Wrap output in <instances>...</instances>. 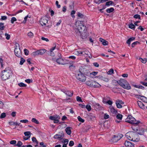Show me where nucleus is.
<instances>
[{
    "mask_svg": "<svg viewBox=\"0 0 147 147\" xmlns=\"http://www.w3.org/2000/svg\"><path fill=\"white\" fill-rule=\"evenodd\" d=\"M132 124L133 125L131 127L132 129L134 132H137L138 130V122H136V123Z\"/></svg>",
    "mask_w": 147,
    "mask_h": 147,
    "instance_id": "nucleus-15",
    "label": "nucleus"
},
{
    "mask_svg": "<svg viewBox=\"0 0 147 147\" xmlns=\"http://www.w3.org/2000/svg\"><path fill=\"white\" fill-rule=\"evenodd\" d=\"M86 108L88 111H90L91 109V106L89 105H87L86 107Z\"/></svg>",
    "mask_w": 147,
    "mask_h": 147,
    "instance_id": "nucleus-48",
    "label": "nucleus"
},
{
    "mask_svg": "<svg viewBox=\"0 0 147 147\" xmlns=\"http://www.w3.org/2000/svg\"><path fill=\"white\" fill-rule=\"evenodd\" d=\"M63 137V135L59 134H56L54 137V138L55 139H58L59 140H61Z\"/></svg>",
    "mask_w": 147,
    "mask_h": 147,
    "instance_id": "nucleus-24",
    "label": "nucleus"
},
{
    "mask_svg": "<svg viewBox=\"0 0 147 147\" xmlns=\"http://www.w3.org/2000/svg\"><path fill=\"white\" fill-rule=\"evenodd\" d=\"M123 137L122 134H118L117 135H114L109 140V141L111 143L116 142L120 140Z\"/></svg>",
    "mask_w": 147,
    "mask_h": 147,
    "instance_id": "nucleus-4",
    "label": "nucleus"
},
{
    "mask_svg": "<svg viewBox=\"0 0 147 147\" xmlns=\"http://www.w3.org/2000/svg\"><path fill=\"white\" fill-rule=\"evenodd\" d=\"M38 51L39 55H42L46 52V50L44 49H42L38 50Z\"/></svg>",
    "mask_w": 147,
    "mask_h": 147,
    "instance_id": "nucleus-25",
    "label": "nucleus"
},
{
    "mask_svg": "<svg viewBox=\"0 0 147 147\" xmlns=\"http://www.w3.org/2000/svg\"><path fill=\"white\" fill-rule=\"evenodd\" d=\"M48 20L49 18L47 17L44 16L41 18L39 22L42 26H45L47 23Z\"/></svg>",
    "mask_w": 147,
    "mask_h": 147,
    "instance_id": "nucleus-8",
    "label": "nucleus"
},
{
    "mask_svg": "<svg viewBox=\"0 0 147 147\" xmlns=\"http://www.w3.org/2000/svg\"><path fill=\"white\" fill-rule=\"evenodd\" d=\"M78 16L80 18H84L85 17L80 12H78L77 13Z\"/></svg>",
    "mask_w": 147,
    "mask_h": 147,
    "instance_id": "nucleus-39",
    "label": "nucleus"
},
{
    "mask_svg": "<svg viewBox=\"0 0 147 147\" xmlns=\"http://www.w3.org/2000/svg\"><path fill=\"white\" fill-rule=\"evenodd\" d=\"M75 68V66L73 65H71L69 66V68L71 71H73Z\"/></svg>",
    "mask_w": 147,
    "mask_h": 147,
    "instance_id": "nucleus-45",
    "label": "nucleus"
},
{
    "mask_svg": "<svg viewBox=\"0 0 147 147\" xmlns=\"http://www.w3.org/2000/svg\"><path fill=\"white\" fill-rule=\"evenodd\" d=\"M109 115L107 113H105L104 114V118L105 119H107L109 118Z\"/></svg>",
    "mask_w": 147,
    "mask_h": 147,
    "instance_id": "nucleus-55",
    "label": "nucleus"
},
{
    "mask_svg": "<svg viewBox=\"0 0 147 147\" xmlns=\"http://www.w3.org/2000/svg\"><path fill=\"white\" fill-rule=\"evenodd\" d=\"M9 124L11 125H16L19 126L20 123H18L16 122H15L13 121H11L9 122Z\"/></svg>",
    "mask_w": 147,
    "mask_h": 147,
    "instance_id": "nucleus-34",
    "label": "nucleus"
},
{
    "mask_svg": "<svg viewBox=\"0 0 147 147\" xmlns=\"http://www.w3.org/2000/svg\"><path fill=\"white\" fill-rule=\"evenodd\" d=\"M78 119L79 121H80L82 123H83L84 121V120L83 119L79 116L78 117Z\"/></svg>",
    "mask_w": 147,
    "mask_h": 147,
    "instance_id": "nucleus-52",
    "label": "nucleus"
},
{
    "mask_svg": "<svg viewBox=\"0 0 147 147\" xmlns=\"http://www.w3.org/2000/svg\"><path fill=\"white\" fill-rule=\"evenodd\" d=\"M124 144L126 147H134V145L132 143L128 141H126Z\"/></svg>",
    "mask_w": 147,
    "mask_h": 147,
    "instance_id": "nucleus-20",
    "label": "nucleus"
},
{
    "mask_svg": "<svg viewBox=\"0 0 147 147\" xmlns=\"http://www.w3.org/2000/svg\"><path fill=\"white\" fill-rule=\"evenodd\" d=\"M18 85L21 87H24L26 86V85L24 84L23 83L21 82L20 83L18 84Z\"/></svg>",
    "mask_w": 147,
    "mask_h": 147,
    "instance_id": "nucleus-47",
    "label": "nucleus"
},
{
    "mask_svg": "<svg viewBox=\"0 0 147 147\" xmlns=\"http://www.w3.org/2000/svg\"><path fill=\"white\" fill-rule=\"evenodd\" d=\"M125 121L132 124L136 123V122H138V121H136L134 117L130 115L128 116L126 119Z\"/></svg>",
    "mask_w": 147,
    "mask_h": 147,
    "instance_id": "nucleus-7",
    "label": "nucleus"
},
{
    "mask_svg": "<svg viewBox=\"0 0 147 147\" xmlns=\"http://www.w3.org/2000/svg\"><path fill=\"white\" fill-rule=\"evenodd\" d=\"M39 55L38 51L33 52L31 54V55L33 57H35Z\"/></svg>",
    "mask_w": 147,
    "mask_h": 147,
    "instance_id": "nucleus-33",
    "label": "nucleus"
},
{
    "mask_svg": "<svg viewBox=\"0 0 147 147\" xmlns=\"http://www.w3.org/2000/svg\"><path fill=\"white\" fill-rule=\"evenodd\" d=\"M7 19V17L6 16H1V18L0 19L1 20H5Z\"/></svg>",
    "mask_w": 147,
    "mask_h": 147,
    "instance_id": "nucleus-61",
    "label": "nucleus"
},
{
    "mask_svg": "<svg viewBox=\"0 0 147 147\" xmlns=\"http://www.w3.org/2000/svg\"><path fill=\"white\" fill-rule=\"evenodd\" d=\"M92 81H88L86 82V84L89 86L92 87Z\"/></svg>",
    "mask_w": 147,
    "mask_h": 147,
    "instance_id": "nucleus-42",
    "label": "nucleus"
},
{
    "mask_svg": "<svg viewBox=\"0 0 147 147\" xmlns=\"http://www.w3.org/2000/svg\"><path fill=\"white\" fill-rule=\"evenodd\" d=\"M81 51H78L76 50L74 52V54L76 55H79L81 56Z\"/></svg>",
    "mask_w": 147,
    "mask_h": 147,
    "instance_id": "nucleus-44",
    "label": "nucleus"
},
{
    "mask_svg": "<svg viewBox=\"0 0 147 147\" xmlns=\"http://www.w3.org/2000/svg\"><path fill=\"white\" fill-rule=\"evenodd\" d=\"M63 92L65 93L66 95L69 96H71L73 94V92L69 91L67 90H64Z\"/></svg>",
    "mask_w": 147,
    "mask_h": 147,
    "instance_id": "nucleus-18",
    "label": "nucleus"
},
{
    "mask_svg": "<svg viewBox=\"0 0 147 147\" xmlns=\"http://www.w3.org/2000/svg\"><path fill=\"white\" fill-rule=\"evenodd\" d=\"M135 133L134 132H130L127 133L126 135V136L127 138L131 140L132 138V136H134L135 135Z\"/></svg>",
    "mask_w": 147,
    "mask_h": 147,
    "instance_id": "nucleus-11",
    "label": "nucleus"
},
{
    "mask_svg": "<svg viewBox=\"0 0 147 147\" xmlns=\"http://www.w3.org/2000/svg\"><path fill=\"white\" fill-rule=\"evenodd\" d=\"M135 39V37H132L129 38L127 41L126 43L128 44L129 46H130V45L131 42L134 40Z\"/></svg>",
    "mask_w": 147,
    "mask_h": 147,
    "instance_id": "nucleus-30",
    "label": "nucleus"
},
{
    "mask_svg": "<svg viewBox=\"0 0 147 147\" xmlns=\"http://www.w3.org/2000/svg\"><path fill=\"white\" fill-rule=\"evenodd\" d=\"M135 136H132L131 141L137 142L138 141L137 136L136 134L135 133Z\"/></svg>",
    "mask_w": 147,
    "mask_h": 147,
    "instance_id": "nucleus-28",
    "label": "nucleus"
},
{
    "mask_svg": "<svg viewBox=\"0 0 147 147\" xmlns=\"http://www.w3.org/2000/svg\"><path fill=\"white\" fill-rule=\"evenodd\" d=\"M71 128L70 127H67L65 129L66 133L69 135H70L71 133Z\"/></svg>",
    "mask_w": 147,
    "mask_h": 147,
    "instance_id": "nucleus-26",
    "label": "nucleus"
},
{
    "mask_svg": "<svg viewBox=\"0 0 147 147\" xmlns=\"http://www.w3.org/2000/svg\"><path fill=\"white\" fill-rule=\"evenodd\" d=\"M57 62L59 64L64 65V60L61 58L58 59L56 60Z\"/></svg>",
    "mask_w": 147,
    "mask_h": 147,
    "instance_id": "nucleus-23",
    "label": "nucleus"
},
{
    "mask_svg": "<svg viewBox=\"0 0 147 147\" xmlns=\"http://www.w3.org/2000/svg\"><path fill=\"white\" fill-rule=\"evenodd\" d=\"M76 100L78 101H80L81 102H82L81 98L79 96H77L76 97Z\"/></svg>",
    "mask_w": 147,
    "mask_h": 147,
    "instance_id": "nucleus-60",
    "label": "nucleus"
},
{
    "mask_svg": "<svg viewBox=\"0 0 147 147\" xmlns=\"http://www.w3.org/2000/svg\"><path fill=\"white\" fill-rule=\"evenodd\" d=\"M123 115L120 114H118L116 115V118L118 119L121 120L122 118Z\"/></svg>",
    "mask_w": 147,
    "mask_h": 147,
    "instance_id": "nucleus-41",
    "label": "nucleus"
},
{
    "mask_svg": "<svg viewBox=\"0 0 147 147\" xmlns=\"http://www.w3.org/2000/svg\"><path fill=\"white\" fill-rule=\"evenodd\" d=\"M113 3L112 1H109L106 3V5L107 6H109L110 5H112Z\"/></svg>",
    "mask_w": 147,
    "mask_h": 147,
    "instance_id": "nucleus-50",
    "label": "nucleus"
},
{
    "mask_svg": "<svg viewBox=\"0 0 147 147\" xmlns=\"http://www.w3.org/2000/svg\"><path fill=\"white\" fill-rule=\"evenodd\" d=\"M74 144V143L73 141H70L69 142V146H73Z\"/></svg>",
    "mask_w": 147,
    "mask_h": 147,
    "instance_id": "nucleus-63",
    "label": "nucleus"
},
{
    "mask_svg": "<svg viewBox=\"0 0 147 147\" xmlns=\"http://www.w3.org/2000/svg\"><path fill=\"white\" fill-rule=\"evenodd\" d=\"M92 106L95 110H99L101 109V107L100 106L99 104L96 103H92Z\"/></svg>",
    "mask_w": 147,
    "mask_h": 147,
    "instance_id": "nucleus-13",
    "label": "nucleus"
},
{
    "mask_svg": "<svg viewBox=\"0 0 147 147\" xmlns=\"http://www.w3.org/2000/svg\"><path fill=\"white\" fill-rule=\"evenodd\" d=\"M74 30L77 33H80L84 31H87V30L86 27L84 25L83 22L78 20L76 22Z\"/></svg>",
    "mask_w": 147,
    "mask_h": 147,
    "instance_id": "nucleus-1",
    "label": "nucleus"
},
{
    "mask_svg": "<svg viewBox=\"0 0 147 147\" xmlns=\"http://www.w3.org/2000/svg\"><path fill=\"white\" fill-rule=\"evenodd\" d=\"M40 146H40V147H46V145H44L43 142H40Z\"/></svg>",
    "mask_w": 147,
    "mask_h": 147,
    "instance_id": "nucleus-64",
    "label": "nucleus"
},
{
    "mask_svg": "<svg viewBox=\"0 0 147 147\" xmlns=\"http://www.w3.org/2000/svg\"><path fill=\"white\" fill-rule=\"evenodd\" d=\"M31 121L32 122L36 124H39V123L36 119L35 118H33L32 119Z\"/></svg>",
    "mask_w": 147,
    "mask_h": 147,
    "instance_id": "nucleus-40",
    "label": "nucleus"
},
{
    "mask_svg": "<svg viewBox=\"0 0 147 147\" xmlns=\"http://www.w3.org/2000/svg\"><path fill=\"white\" fill-rule=\"evenodd\" d=\"M31 133L30 131H26L24 133V134L25 136L30 138Z\"/></svg>",
    "mask_w": 147,
    "mask_h": 147,
    "instance_id": "nucleus-36",
    "label": "nucleus"
},
{
    "mask_svg": "<svg viewBox=\"0 0 147 147\" xmlns=\"http://www.w3.org/2000/svg\"><path fill=\"white\" fill-rule=\"evenodd\" d=\"M138 106L140 108L142 109H145L144 105L142 103L141 101L139 100H138Z\"/></svg>",
    "mask_w": 147,
    "mask_h": 147,
    "instance_id": "nucleus-29",
    "label": "nucleus"
},
{
    "mask_svg": "<svg viewBox=\"0 0 147 147\" xmlns=\"http://www.w3.org/2000/svg\"><path fill=\"white\" fill-rule=\"evenodd\" d=\"M115 104L117 107L118 108L120 109L122 107V105L123 104L124 102L122 101V100L118 99L116 101Z\"/></svg>",
    "mask_w": 147,
    "mask_h": 147,
    "instance_id": "nucleus-9",
    "label": "nucleus"
},
{
    "mask_svg": "<svg viewBox=\"0 0 147 147\" xmlns=\"http://www.w3.org/2000/svg\"><path fill=\"white\" fill-rule=\"evenodd\" d=\"M24 52L26 55H28L29 51L27 49H24Z\"/></svg>",
    "mask_w": 147,
    "mask_h": 147,
    "instance_id": "nucleus-56",
    "label": "nucleus"
},
{
    "mask_svg": "<svg viewBox=\"0 0 147 147\" xmlns=\"http://www.w3.org/2000/svg\"><path fill=\"white\" fill-rule=\"evenodd\" d=\"M142 123L140 121H138V127L139 128V132L138 134L140 135H143L144 134V131L146 130V128L144 125H141Z\"/></svg>",
    "mask_w": 147,
    "mask_h": 147,
    "instance_id": "nucleus-5",
    "label": "nucleus"
},
{
    "mask_svg": "<svg viewBox=\"0 0 147 147\" xmlns=\"http://www.w3.org/2000/svg\"><path fill=\"white\" fill-rule=\"evenodd\" d=\"M114 11V9L113 7H111L110 8L107 9L106 10V11L108 13H110L111 12L113 11Z\"/></svg>",
    "mask_w": 147,
    "mask_h": 147,
    "instance_id": "nucleus-38",
    "label": "nucleus"
},
{
    "mask_svg": "<svg viewBox=\"0 0 147 147\" xmlns=\"http://www.w3.org/2000/svg\"><path fill=\"white\" fill-rule=\"evenodd\" d=\"M126 81V80L124 79H120L118 81H117V82L119 85L123 88V87H125L124 84H125Z\"/></svg>",
    "mask_w": 147,
    "mask_h": 147,
    "instance_id": "nucleus-12",
    "label": "nucleus"
},
{
    "mask_svg": "<svg viewBox=\"0 0 147 147\" xmlns=\"http://www.w3.org/2000/svg\"><path fill=\"white\" fill-rule=\"evenodd\" d=\"M110 111L113 114H115L117 113V111L113 107H111L110 108Z\"/></svg>",
    "mask_w": 147,
    "mask_h": 147,
    "instance_id": "nucleus-32",
    "label": "nucleus"
},
{
    "mask_svg": "<svg viewBox=\"0 0 147 147\" xmlns=\"http://www.w3.org/2000/svg\"><path fill=\"white\" fill-rule=\"evenodd\" d=\"M3 25V23L0 22V39H1L2 38V35L3 32L1 30H3L5 26Z\"/></svg>",
    "mask_w": 147,
    "mask_h": 147,
    "instance_id": "nucleus-14",
    "label": "nucleus"
},
{
    "mask_svg": "<svg viewBox=\"0 0 147 147\" xmlns=\"http://www.w3.org/2000/svg\"><path fill=\"white\" fill-rule=\"evenodd\" d=\"M98 72L94 71L92 72H90V78H93V76H95L97 75L98 73Z\"/></svg>",
    "mask_w": 147,
    "mask_h": 147,
    "instance_id": "nucleus-27",
    "label": "nucleus"
},
{
    "mask_svg": "<svg viewBox=\"0 0 147 147\" xmlns=\"http://www.w3.org/2000/svg\"><path fill=\"white\" fill-rule=\"evenodd\" d=\"M6 114L5 113H3L1 114V116H0V118H4L6 117Z\"/></svg>",
    "mask_w": 147,
    "mask_h": 147,
    "instance_id": "nucleus-58",
    "label": "nucleus"
},
{
    "mask_svg": "<svg viewBox=\"0 0 147 147\" xmlns=\"http://www.w3.org/2000/svg\"><path fill=\"white\" fill-rule=\"evenodd\" d=\"M5 36L6 37V38L7 40H9L10 37V35L9 34H8L7 33H5Z\"/></svg>",
    "mask_w": 147,
    "mask_h": 147,
    "instance_id": "nucleus-49",
    "label": "nucleus"
},
{
    "mask_svg": "<svg viewBox=\"0 0 147 147\" xmlns=\"http://www.w3.org/2000/svg\"><path fill=\"white\" fill-rule=\"evenodd\" d=\"M30 18V16L29 17L28 16V15H27L24 18V20L22 22V23L24 24H25L26 22V21L27 20V19L28 18Z\"/></svg>",
    "mask_w": 147,
    "mask_h": 147,
    "instance_id": "nucleus-51",
    "label": "nucleus"
},
{
    "mask_svg": "<svg viewBox=\"0 0 147 147\" xmlns=\"http://www.w3.org/2000/svg\"><path fill=\"white\" fill-rule=\"evenodd\" d=\"M84 74L88 76L90 78V72L88 70H86L83 73Z\"/></svg>",
    "mask_w": 147,
    "mask_h": 147,
    "instance_id": "nucleus-31",
    "label": "nucleus"
},
{
    "mask_svg": "<svg viewBox=\"0 0 147 147\" xmlns=\"http://www.w3.org/2000/svg\"><path fill=\"white\" fill-rule=\"evenodd\" d=\"M113 69H111L107 72V73L108 74L111 75L113 73Z\"/></svg>",
    "mask_w": 147,
    "mask_h": 147,
    "instance_id": "nucleus-46",
    "label": "nucleus"
},
{
    "mask_svg": "<svg viewBox=\"0 0 147 147\" xmlns=\"http://www.w3.org/2000/svg\"><path fill=\"white\" fill-rule=\"evenodd\" d=\"M141 100L142 101L147 103V98L145 97L138 95V100Z\"/></svg>",
    "mask_w": 147,
    "mask_h": 147,
    "instance_id": "nucleus-21",
    "label": "nucleus"
},
{
    "mask_svg": "<svg viewBox=\"0 0 147 147\" xmlns=\"http://www.w3.org/2000/svg\"><path fill=\"white\" fill-rule=\"evenodd\" d=\"M135 26L133 24H131L129 25V28L131 29H134Z\"/></svg>",
    "mask_w": 147,
    "mask_h": 147,
    "instance_id": "nucleus-57",
    "label": "nucleus"
},
{
    "mask_svg": "<svg viewBox=\"0 0 147 147\" xmlns=\"http://www.w3.org/2000/svg\"><path fill=\"white\" fill-rule=\"evenodd\" d=\"M75 76L76 79L80 82H84L86 80V76L81 71L77 72L75 74Z\"/></svg>",
    "mask_w": 147,
    "mask_h": 147,
    "instance_id": "nucleus-3",
    "label": "nucleus"
},
{
    "mask_svg": "<svg viewBox=\"0 0 147 147\" xmlns=\"http://www.w3.org/2000/svg\"><path fill=\"white\" fill-rule=\"evenodd\" d=\"M16 19L15 17H12L11 18V22L12 24H13L14 22L16 21Z\"/></svg>",
    "mask_w": 147,
    "mask_h": 147,
    "instance_id": "nucleus-54",
    "label": "nucleus"
},
{
    "mask_svg": "<svg viewBox=\"0 0 147 147\" xmlns=\"http://www.w3.org/2000/svg\"><path fill=\"white\" fill-rule=\"evenodd\" d=\"M22 144V142L20 141H19L18 142V143L16 144L15 146H17L18 147H21Z\"/></svg>",
    "mask_w": 147,
    "mask_h": 147,
    "instance_id": "nucleus-35",
    "label": "nucleus"
},
{
    "mask_svg": "<svg viewBox=\"0 0 147 147\" xmlns=\"http://www.w3.org/2000/svg\"><path fill=\"white\" fill-rule=\"evenodd\" d=\"M86 32L87 31H84H84L83 32H81L80 33V34L81 37L82 39H84L86 38L87 36Z\"/></svg>",
    "mask_w": 147,
    "mask_h": 147,
    "instance_id": "nucleus-17",
    "label": "nucleus"
},
{
    "mask_svg": "<svg viewBox=\"0 0 147 147\" xmlns=\"http://www.w3.org/2000/svg\"><path fill=\"white\" fill-rule=\"evenodd\" d=\"M60 119L59 116L58 115H55L54 116V122L55 123H57L59 121V120Z\"/></svg>",
    "mask_w": 147,
    "mask_h": 147,
    "instance_id": "nucleus-22",
    "label": "nucleus"
},
{
    "mask_svg": "<svg viewBox=\"0 0 147 147\" xmlns=\"http://www.w3.org/2000/svg\"><path fill=\"white\" fill-rule=\"evenodd\" d=\"M90 52L87 49H84L81 51V56L86 57L90 54Z\"/></svg>",
    "mask_w": 147,
    "mask_h": 147,
    "instance_id": "nucleus-10",
    "label": "nucleus"
},
{
    "mask_svg": "<svg viewBox=\"0 0 147 147\" xmlns=\"http://www.w3.org/2000/svg\"><path fill=\"white\" fill-rule=\"evenodd\" d=\"M125 87H123V88L124 89L129 90L131 89V86H130L129 83L126 81L125 84H124Z\"/></svg>",
    "mask_w": 147,
    "mask_h": 147,
    "instance_id": "nucleus-19",
    "label": "nucleus"
},
{
    "mask_svg": "<svg viewBox=\"0 0 147 147\" xmlns=\"http://www.w3.org/2000/svg\"><path fill=\"white\" fill-rule=\"evenodd\" d=\"M25 61V60L23 58L21 57V61L20 62V64L21 65H22Z\"/></svg>",
    "mask_w": 147,
    "mask_h": 147,
    "instance_id": "nucleus-53",
    "label": "nucleus"
},
{
    "mask_svg": "<svg viewBox=\"0 0 147 147\" xmlns=\"http://www.w3.org/2000/svg\"><path fill=\"white\" fill-rule=\"evenodd\" d=\"M27 36L30 38H32L34 36V34L32 32H30L27 33Z\"/></svg>",
    "mask_w": 147,
    "mask_h": 147,
    "instance_id": "nucleus-37",
    "label": "nucleus"
},
{
    "mask_svg": "<svg viewBox=\"0 0 147 147\" xmlns=\"http://www.w3.org/2000/svg\"><path fill=\"white\" fill-rule=\"evenodd\" d=\"M92 87L94 88H99L101 86L100 84L95 81H92Z\"/></svg>",
    "mask_w": 147,
    "mask_h": 147,
    "instance_id": "nucleus-16",
    "label": "nucleus"
},
{
    "mask_svg": "<svg viewBox=\"0 0 147 147\" xmlns=\"http://www.w3.org/2000/svg\"><path fill=\"white\" fill-rule=\"evenodd\" d=\"M16 141L15 140H12L10 141V143L11 144H16Z\"/></svg>",
    "mask_w": 147,
    "mask_h": 147,
    "instance_id": "nucleus-59",
    "label": "nucleus"
},
{
    "mask_svg": "<svg viewBox=\"0 0 147 147\" xmlns=\"http://www.w3.org/2000/svg\"><path fill=\"white\" fill-rule=\"evenodd\" d=\"M138 43V41H136L134 42L131 44V47H134Z\"/></svg>",
    "mask_w": 147,
    "mask_h": 147,
    "instance_id": "nucleus-62",
    "label": "nucleus"
},
{
    "mask_svg": "<svg viewBox=\"0 0 147 147\" xmlns=\"http://www.w3.org/2000/svg\"><path fill=\"white\" fill-rule=\"evenodd\" d=\"M12 71L11 68L9 67H6L4 70L2 72L1 77L3 80L8 79L11 75Z\"/></svg>",
    "mask_w": 147,
    "mask_h": 147,
    "instance_id": "nucleus-2",
    "label": "nucleus"
},
{
    "mask_svg": "<svg viewBox=\"0 0 147 147\" xmlns=\"http://www.w3.org/2000/svg\"><path fill=\"white\" fill-rule=\"evenodd\" d=\"M140 61L144 63H145L147 62V59L146 58L142 59L140 58L139 59Z\"/></svg>",
    "mask_w": 147,
    "mask_h": 147,
    "instance_id": "nucleus-43",
    "label": "nucleus"
},
{
    "mask_svg": "<svg viewBox=\"0 0 147 147\" xmlns=\"http://www.w3.org/2000/svg\"><path fill=\"white\" fill-rule=\"evenodd\" d=\"M16 48L14 50L15 54L18 57H20L21 56V51L19 48V44L17 43L16 44Z\"/></svg>",
    "mask_w": 147,
    "mask_h": 147,
    "instance_id": "nucleus-6",
    "label": "nucleus"
}]
</instances>
